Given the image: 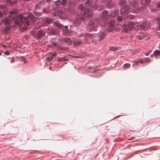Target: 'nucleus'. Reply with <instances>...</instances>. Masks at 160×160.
<instances>
[{
	"instance_id": "1",
	"label": "nucleus",
	"mask_w": 160,
	"mask_h": 160,
	"mask_svg": "<svg viewBox=\"0 0 160 160\" xmlns=\"http://www.w3.org/2000/svg\"><path fill=\"white\" fill-rule=\"evenodd\" d=\"M13 20L16 25H20V22L25 23L28 26L30 24L31 21L34 22L36 20L35 17L32 14H29L27 17L23 18L22 15H19L18 14H16L13 18Z\"/></svg>"
},
{
	"instance_id": "2",
	"label": "nucleus",
	"mask_w": 160,
	"mask_h": 160,
	"mask_svg": "<svg viewBox=\"0 0 160 160\" xmlns=\"http://www.w3.org/2000/svg\"><path fill=\"white\" fill-rule=\"evenodd\" d=\"M99 21L98 18L91 20L88 23V27L90 30L96 31L98 26Z\"/></svg>"
},
{
	"instance_id": "3",
	"label": "nucleus",
	"mask_w": 160,
	"mask_h": 160,
	"mask_svg": "<svg viewBox=\"0 0 160 160\" xmlns=\"http://www.w3.org/2000/svg\"><path fill=\"white\" fill-rule=\"evenodd\" d=\"M96 36V35L91 34L89 33H86L85 34L82 33L79 35V37H84L82 39L83 41L85 43L90 42L92 41Z\"/></svg>"
},
{
	"instance_id": "4",
	"label": "nucleus",
	"mask_w": 160,
	"mask_h": 160,
	"mask_svg": "<svg viewBox=\"0 0 160 160\" xmlns=\"http://www.w3.org/2000/svg\"><path fill=\"white\" fill-rule=\"evenodd\" d=\"M49 7V5L45 4V2L44 0H42L39 1L36 6V8L40 9L42 8L43 11L45 13L48 12L49 10L48 8Z\"/></svg>"
},
{
	"instance_id": "5",
	"label": "nucleus",
	"mask_w": 160,
	"mask_h": 160,
	"mask_svg": "<svg viewBox=\"0 0 160 160\" xmlns=\"http://www.w3.org/2000/svg\"><path fill=\"white\" fill-rule=\"evenodd\" d=\"M135 25V23L132 22H130L126 25L124 24L122 26L123 31L125 33L130 32L132 29Z\"/></svg>"
},
{
	"instance_id": "6",
	"label": "nucleus",
	"mask_w": 160,
	"mask_h": 160,
	"mask_svg": "<svg viewBox=\"0 0 160 160\" xmlns=\"http://www.w3.org/2000/svg\"><path fill=\"white\" fill-rule=\"evenodd\" d=\"M110 17H111V16L110 14H108V11L107 10H104L102 13L100 18L102 21H105L108 20Z\"/></svg>"
},
{
	"instance_id": "7",
	"label": "nucleus",
	"mask_w": 160,
	"mask_h": 160,
	"mask_svg": "<svg viewBox=\"0 0 160 160\" xmlns=\"http://www.w3.org/2000/svg\"><path fill=\"white\" fill-rule=\"evenodd\" d=\"M75 19L74 20L73 22V24L74 25L78 26L80 25L81 23V20H84V18H82L79 15H77L75 17Z\"/></svg>"
},
{
	"instance_id": "8",
	"label": "nucleus",
	"mask_w": 160,
	"mask_h": 160,
	"mask_svg": "<svg viewBox=\"0 0 160 160\" xmlns=\"http://www.w3.org/2000/svg\"><path fill=\"white\" fill-rule=\"evenodd\" d=\"M81 14L82 16V18H84L85 19L86 17L91 16L92 12L90 10L86 9L82 11Z\"/></svg>"
},
{
	"instance_id": "9",
	"label": "nucleus",
	"mask_w": 160,
	"mask_h": 160,
	"mask_svg": "<svg viewBox=\"0 0 160 160\" xmlns=\"http://www.w3.org/2000/svg\"><path fill=\"white\" fill-rule=\"evenodd\" d=\"M129 12V6L128 5L122 6L120 11V14L123 15H126Z\"/></svg>"
},
{
	"instance_id": "10",
	"label": "nucleus",
	"mask_w": 160,
	"mask_h": 160,
	"mask_svg": "<svg viewBox=\"0 0 160 160\" xmlns=\"http://www.w3.org/2000/svg\"><path fill=\"white\" fill-rule=\"evenodd\" d=\"M129 3L131 7L138 6L139 3L137 0H129Z\"/></svg>"
},
{
	"instance_id": "11",
	"label": "nucleus",
	"mask_w": 160,
	"mask_h": 160,
	"mask_svg": "<svg viewBox=\"0 0 160 160\" xmlns=\"http://www.w3.org/2000/svg\"><path fill=\"white\" fill-rule=\"evenodd\" d=\"M86 5L94 8H98L96 1L93 2L91 1H89V2L88 3H87V5Z\"/></svg>"
},
{
	"instance_id": "12",
	"label": "nucleus",
	"mask_w": 160,
	"mask_h": 160,
	"mask_svg": "<svg viewBox=\"0 0 160 160\" xmlns=\"http://www.w3.org/2000/svg\"><path fill=\"white\" fill-rule=\"evenodd\" d=\"M53 25L54 27H56L59 29H63V26L58 21L54 22Z\"/></svg>"
},
{
	"instance_id": "13",
	"label": "nucleus",
	"mask_w": 160,
	"mask_h": 160,
	"mask_svg": "<svg viewBox=\"0 0 160 160\" xmlns=\"http://www.w3.org/2000/svg\"><path fill=\"white\" fill-rule=\"evenodd\" d=\"M52 21V19L49 18H46L44 19L42 22L46 25H47L51 23Z\"/></svg>"
},
{
	"instance_id": "14",
	"label": "nucleus",
	"mask_w": 160,
	"mask_h": 160,
	"mask_svg": "<svg viewBox=\"0 0 160 160\" xmlns=\"http://www.w3.org/2000/svg\"><path fill=\"white\" fill-rule=\"evenodd\" d=\"M64 14V12L61 10H58L55 12L53 13L54 16H58L60 17H61Z\"/></svg>"
},
{
	"instance_id": "15",
	"label": "nucleus",
	"mask_w": 160,
	"mask_h": 160,
	"mask_svg": "<svg viewBox=\"0 0 160 160\" xmlns=\"http://www.w3.org/2000/svg\"><path fill=\"white\" fill-rule=\"evenodd\" d=\"M45 34V32L43 31L40 30L38 31L36 34V37L37 38L42 37Z\"/></svg>"
},
{
	"instance_id": "16",
	"label": "nucleus",
	"mask_w": 160,
	"mask_h": 160,
	"mask_svg": "<svg viewBox=\"0 0 160 160\" xmlns=\"http://www.w3.org/2000/svg\"><path fill=\"white\" fill-rule=\"evenodd\" d=\"M68 12L70 14L74 13L75 12V7L72 5L69 6L68 9Z\"/></svg>"
},
{
	"instance_id": "17",
	"label": "nucleus",
	"mask_w": 160,
	"mask_h": 160,
	"mask_svg": "<svg viewBox=\"0 0 160 160\" xmlns=\"http://www.w3.org/2000/svg\"><path fill=\"white\" fill-rule=\"evenodd\" d=\"M46 32L49 35H52L54 34L55 32V31L53 28H49L48 29L46 30Z\"/></svg>"
},
{
	"instance_id": "18",
	"label": "nucleus",
	"mask_w": 160,
	"mask_h": 160,
	"mask_svg": "<svg viewBox=\"0 0 160 160\" xmlns=\"http://www.w3.org/2000/svg\"><path fill=\"white\" fill-rule=\"evenodd\" d=\"M140 8L138 6H135L132 8V12L133 13H138L140 11Z\"/></svg>"
},
{
	"instance_id": "19",
	"label": "nucleus",
	"mask_w": 160,
	"mask_h": 160,
	"mask_svg": "<svg viewBox=\"0 0 160 160\" xmlns=\"http://www.w3.org/2000/svg\"><path fill=\"white\" fill-rule=\"evenodd\" d=\"M139 34V35L137 36V39H138L139 40L142 39L146 36V34H145L142 32H140Z\"/></svg>"
},
{
	"instance_id": "20",
	"label": "nucleus",
	"mask_w": 160,
	"mask_h": 160,
	"mask_svg": "<svg viewBox=\"0 0 160 160\" xmlns=\"http://www.w3.org/2000/svg\"><path fill=\"white\" fill-rule=\"evenodd\" d=\"M105 34L104 32H101L99 33L98 36V40L99 41H101L104 38Z\"/></svg>"
},
{
	"instance_id": "21",
	"label": "nucleus",
	"mask_w": 160,
	"mask_h": 160,
	"mask_svg": "<svg viewBox=\"0 0 160 160\" xmlns=\"http://www.w3.org/2000/svg\"><path fill=\"white\" fill-rule=\"evenodd\" d=\"M64 41L65 43H67L68 44H70L72 42L71 39L69 38H65Z\"/></svg>"
},
{
	"instance_id": "22",
	"label": "nucleus",
	"mask_w": 160,
	"mask_h": 160,
	"mask_svg": "<svg viewBox=\"0 0 160 160\" xmlns=\"http://www.w3.org/2000/svg\"><path fill=\"white\" fill-rule=\"evenodd\" d=\"M127 1L126 0H121L119 2V4L120 5L124 6H126L125 5Z\"/></svg>"
},
{
	"instance_id": "23",
	"label": "nucleus",
	"mask_w": 160,
	"mask_h": 160,
	"mask_svg": "<svg viewBox=\"0 0 160 160\" xmlns=\"http://www.w3.org/2000/svg\"><path fill=\"white\" fill-rule=\"evenodd\" d=\"M119 48H120L117 47H109V49L112 51H116L118 50H119Z\"/></svg>"
},
{
	"instance_id": "24",
	"label": "nucleus",
	"mask_w": 160,
	"mask_h": 160,
	"mask_svg": "<svg viewBox=\"0 0 160 160\" xmlns=\"http://www.w3.org/2000/svg\"><path fill=\"white\" fill-rule=\"evenodd\" d=\"M139 62L140 63L143 64L144 63V60L142 58H139L135 61V63L136 64L137 63Z\"/></svg>"
},
{
	"instance_id": "25",
	"label": "nucleus",
	"mask_w": 160,
	"mask_h": 160,
	"mask_svg": "<svg viewBox=\"0 0 160 160\" xmlns=\"http://www.w3.org/2000/svg\"><path fill=\"white\" fill-rule=\"evenodd\" d=\"M81 42L78 40H75L74 42V44L76 46H79L80 44H81Z\"/></svg>"
},
{
	"instance_id": "26",
	"label": "nucleus",
	"mask_w": 160,
	"mask_h": 160,
	"mask_svg": "<svg viewBox=\"0 0 160 160\" xmlns=\"http://www.w3.org/2000/svg\"><path fill=\"white\" fill-rule=\"evenodd\" d=\"M114 29L113 27L108 26L107 29V31L108 32H111Z\"/></svg>"
},
{
	"instance_id": "27",
	"label": "nucleus",
	"mask_w": 160,
	"mask_h": 160,
	"mask_svg": "<svg viewBox=\"0 0 160 160\" xmlns=\"http://www.w3.org/2000/svg\"><path fill=\"white\" fill-rule=\"evenodd\" d=\"M160 54V51L158 50H155L153 52V55L154 56H158Z\"/></svg>"
},
{
	"instance_id": "28",
	"label": "nucleus",
	"mask_w": 160,
	"mask_h": 160,
	"mask_svg": "<svg viewBox=\"0 0 160 160\" xmlns=\"http://www.w3.org/2000/svg\"><path fill=\"white\" fill-rule=\"evenodd\" d=\"M114 24V21L112 20L109 21L108 26L113 27Z\"/></svg>"
},
{
	"instance_id": "29",
	"label": "nucleus",
	"mask_w": 160,
	"mask_h": 160,
	"mask_svg": "<svg viewBox=\"0 0 160 160\" xmlns=\"http://www.w3.org/2000/svg\"><path fill=\"white\" fill-rule=\"evenodd\" d=\"M114 5V4H112L111 2H108L106 5V7H107L110 8L111 7L113 6Z\"/></svg>"
},
{
	"instance_id": "30",
	"label": "nucleus",
	"mask_w": 160,
	"mask_h": 160,
	"mask_svg": "<svg viewBox=\"0 0 160 160\" xmlns=\"http://www.w3.org/2000/svg\"><path fill=\"white\" fill-rule=\"evenodd\" d=\"M130 66V64L128 63L125 64L123 66V68L125 69L129 68Z\"/></svg>"
},
{
	"instance_id": "31",
	"label": "nucleus",
	"mask_w": 160,
	"mask_h": 160,
	"mask_svg": "<svg viewBox=\"0 0 160 160\" xmlns=\"http://www.w3.org/2000/svg\"><path fill=\"white\" fill-rule=\"evenodd\" d=\"M150 0H145V2L144 3L140 2L141 4L143 6H145V5H148L150 2Z\"/></svg>"
},
{
	"instance_id": "32",
	"label": "nucleus",
	"mask_w": 160,
	"mask_h": 160,
	"mask_svg": "<svg viewBox=\"0 0 160 160\" xmlns=\"http://www.w3.org/2000/svg\"><path fill=\"white\" fill-rule=\"evenodd\" d=\"M146 23L145 22L142 23L140 25V27L141 28L143 29L146 25Z\"/></svg>"
},
{
	"instance_id": "33",
	"label": "nucleus",
	"mask_w": 160,
	"mask_h": 160,
	"mask_svg": "<svg viewBox=\"0 0 160 160\" xmlns=\"http://www.w3.org/2000/svg\"><path fill=\"white\" fill-rule=\"evenodd\" d=\"M67 3V2L66 0H62L61 1V5L62 6H66Z\"/></svg>"
},
{
	"instance_id": "34",
	"label": "nucleus",
	"mask_w": 160,
	"mask_h": 160,
	"mask_svg": "<svg viewBox=\"0 0 160 160\" xmlns=\"http://www.w3.org/2000/svg\"><path fill=\"white\" fill-rule=\"evenodd\" d=\"M151 60L150 58H145L144 60V62L146 63H149L151 62Z\"/></svg>"
},
{
	"instance_id": "35",
	"label": "nucleus",
	"mask_w": 160,
	"mask_h": 160,
	"mask_svg": "<svg viewBox=\"0 0 160 160\" xmlns=\"http://www.w3.org/2000/svg\"><path fill=\"white\" fill-rule=\"evenodd\" d=\"M84 5L83 4H80L79 5L78 7V8L79 9L81 10L82 11H83V10H84Z\"/></svg>"
},
{
	"instance_id": "36",
	"label": "nucleus",
	"mask_w": 160,
	"mask_h": 160,
	"mask_svg": "<svg viewBox=\"0 0 160 160\" xmlns=\"http://www.w3.org/2000/svg\"><path fill=\"white\" fill-rule=\"evenodd\" d=\"M55 4L57 6H58L61 5V1L60 0H58L54 2Z\"/></svg>"
},
{
	"instance_id": "37",
	"label": "nucleus",
	"mask_w": 160,
	"mask_h": 160,
	"mask_svg": "<svg viewBox=\"0 0 160 160\" xmlns=\"http://www.w3.org/2000/svg\"><path fill=\"white\" fill-rule=\"evenodd\" d=\"M3 21L5 23L8 24L10 22V20L9 19L5 18L4 20Z\"/></svg>"
},
{
	"instance_id": "38",
	"label": "nucleus",
	"mask_w": 160,
	"mask_h": 160,
	"mask_svg": "<svg viewBox=\"0 0 160 160\" xmlns=\"http://www.w3.org/2000/svg\"><path fill=\"white\" fill-rule=\"evenodd\" d=\"M117 20L118 22H121L122 20V18L121 17L118 16L117 18Z\"/></svg>"
},
{
	"instance_id": "39",
	"label": "nucleus",
	"mask_w": 160,
	"mask_h": 160,
	"mask_svg": "<svg viewBox=\"0 0 160 160\" xmlns=\"http://www.w3.org/2000/svg\"><path fill=\"white\" fill-rule=\"evenodd\" d=\"M12 2L11 0H7V4L8 5H11Z\"/></svg>"
},
{
	"instance_id": "40",
	"label": "nucleus",
	"mask_w": 160,
	"mask_h": 160,
	"mask_svg": "<svg viewBox=\"0 0 160 160\" xmlns=\"http://www.w3.org/2000/svg\"><path fill=\"white\" fill-rule=\"evenodd\" d=\"M17 10H14V11H12L10 12L11 15H13L17 12Z\"/></svg>"
},
{
	"instance_id": "41",
	"label": "nucleus",
	"mask_w": 160,
	"mask_h": 160,
	"mask_svg": "<svg viewBox=\"0 0 160 160\" xmlns=\"http://www.w3.org/2000/svg\"><path fill=\"white\" fill-rule=\"evenodd\" d=\"M119 12V10H117L114 11V14L115 15L118 14Z\"/></svg>"
},
{
	"instance_id": "42",
	"label": "nucleus",
	"mask_w": 160,
	"mask_h": 160,
	"mask_svg": "<svg viewBox=\"0 0 160 160\" xmlns=\"http://www.w3.org/2000/svg\"><path fill=\"white\" fill-rule=\"evenodd\" d=\"M10 27H6L5 28L4 30L6 31H8L10 30Z\"/></svg>"
},
{
	"instance_id": "43",
	"label": "nucleus",
	"mask_w": 160,
	"mask_h": 160,
	"mask_svg": "<svg viewBox=\"0 0 160 160\" xmlns=\"http://www.w3.org/2000/svg\"><path fill=\"white\" fill-rule=\"evenodd\" d=\"M64 28L65 29V30L64 31V33H66V32H67L68 30H67V29H68V26H65Z\"/></svg>"
},
{
	"instance_id": "44",
	"label": "nucleus",
	"mask_w": 160,
	"mask_h": 160,
	"mask_svg": "<svg viewBox=\"0 0 160 160\" xmlns=\"http://www.w3.org/2000/svg\"><path fill=\"white\" fill-rule=\"evenodd\" d=\"M151 52V51H150L148 52H146L145 53L146 56H148L150 54V53Z\"/></svg>"
},
{
	"instance_id": "45",
	"label": "nucleus",
	"mask_w": 160,
	"mask_h": 160,
	"mask_svg": "<svg viewBox=\"0 0 160 160\" xmlns=\"http://www.w3.org/2000/svg\"><path fill=\"white\" fill-rule=\"evenodd\" d=\"M73 57H74L75 58H82V57L81 56H73Z\"/></svg>"
},
{
	"instance_id": "46",
	"label": "nucleus",
	"mask_w": 160,
	"mask_h": 160,
	"mask_svg": "<svg viewBox=\"0 0 160 160\" xmlns=\"http://www.w3.org/2000/svg\"><path fill=\"white\" fill-rule=\"evenodd\" d=\"M86 0V1L85 2L84 4L85 5H87V3H88L89 2V1H90V0Z\"/></svg>"
},
{
	"instance_id": "47",
	"label": "nucleus",
	"mask_w": 160,
	"mask_h": 160,
	"mask_svg": "<svg viewBox=\"0 0 160 160\" xmlns=\"http://www.w3.org/2000/svg\"><path fill=\"white\" fill-rule=\"evenodd\" d=\"M4 53L5 55H8L9 54V52H8V51H6L5 52H4Z\"/></svg>"
},
{
	"instance_id": "48",
	"label": "nucleus",
	"mask_w": 160,
	"mask_h": 160,
	"mask_svg": "<svg viewBox=\"0 0 160 160\" xmlns=\"http://www.w3.org/2000/svg\"><path fill=\"white\" fill-rule=\"evenodd\" d=\"M157 6L159 8H160V1L158 3Z\"/></svg>"
},
{
	"instance_id": "49",
	"label": "nucleus",
	"mask_w": 160,
	"mask_h": 160,
	"mask_svg": "<svg viewBox=\"0 0 160 160\" xmlns=\"http://www.w3.org/2000/svg\"><path fill=\"white\" fill-rule=\"evenodd\" d=\"M52 59H53V57H51L49 58H48V61H51L52 60Z\"/></svg>"
},
{
	"instance_id": "50",
	"label": "nucleus",
	"mask_w": 160,
	"mask_h": 160,
	"mask_svg": "<svg viewBox=\"0 0 160 160\" xmlns=\"http://www.w3.org/2000/svg\"><path fill=\"white\" fill-rule=\"evenodd\" d=\"M3 16V14L0 11V17H1Z\"/></svg>"
},
{
	"instance_id": "51",
	"label": "nucleus",
	"mask_w": 160,
	"mask_h": 160,
	"mask_svg": "<svg viewBox=\"0 0 160 160\" xmlns=\"http://www.w3.org/2000/svg\"><path fill=\"white\" fill-rule=\"evenodd\" d=\"M11 62L13 63L14 62V60L13 59H12L11 60Z\"/></svg>"
},
{
	"instance_id": "52",
	"label": "nucleus",
	"mask_w": 160,
	"mask_h": 160,
	"mask_svg": "<svg viewBox=\"0 0 160 160\" xmlns=\"http://www.w3.org/2000/svg\"><path fill=\"white\" fill-rule=\"evenodd\" d=\"M57 55V54H56V53H55V54H54L53 55V56H54V57H56Z\"/></svg>"
},
{
	"instance_id": "53",
	"label": "nucleus",
	"mask_w": 160,
	"mask_h": 160,
	"mask_svg": "<svg viewBox=\"0 0 160 160\" xmlns=\"http://www.w3.org/2000/svg\"><path fill=\"white\" fill-rule=\"evenodd\" d=\"M158 37L159 38H160V33H158Z\"/></svg>"
},
{
	"instance_id": "54",
	"label": "nucleus",
	"mask_w": 160,
	"mask_h": 160,
	"mask_svg": "<svg viewBox=\"0 0 160 160\" xmlns=\"http://www.w3.org/2000/svg\"><path fill=\"white\" fill-rule=\"evenodd\" d=\"M158 29L160 30V23L159 24Z\"/></svg>"
},
{
	"instance_id": "55",
	"label": "nucleus",
	"mask_w": 160,
	"mask_h": 160,
	"mask_svg": "<svg viewBox=\"0 0 160 160\" xmlns=\"http://www.w3.org/2000/svg\"><path fill=\"white\" fill-rule=\"evenodd\" d=\"M48 2H49L51 0H46Z\"/></svg>"
},
{
	"instance_id": "56",
	"label": "nucleus",
	"mask_w": 160,
	"mask_h": 160,
	"mask_svg": "<svg viewBox=\"0 0 160 160\" xmlns=\"http://www.w3.org/2000/svg\"><path fill=\"white\" fill-rule=\"evenodd\" d=\"M2 46L4 48H6V46H5V45H2Z\"/></svg>"
},
{
	"instance_id": "57",
	"label": "nucleus",
	"mask_w": 160,
	"mask_h": 160,
	"mask_svg": "<svg viewBox=\"0 0 160 160\" xmlns=\"http://www.w3.org/2000/svg\"><path fill=\"white\" fill-rule=\"evenodd\" d=\"M153 54H152L150 55V57H152L153 56Z\"/></svg>"
},
{
	"instance_id": "58",
	"label": "nucleus",
	"mask_w": 160,
	"mask_h": 160,
	"mask_svg": "<svg viewBox=\"0 0 160 160\" xmlns=\"http://www.w3.org/2000/svg\"><path fill=\"white\" fill-rule=\"evenodd\" d=\"M103 8V7L102 6H101V9H102Z\"/></svg>"
},
{
	"instance_id": "59",
	"label": "nucleus",
	"mask_w": 160,
	"mask_h": 160,
	"mask_svg": "<svg viewBox=\"0 0 160 160\" xmlns=\"http://www.w3.org/2000/svg\"><path fill=\"white\" fill-rule=\"evenodd\" d=\"M25 1H28V0H24Z\"/></svg>"
},
{
	"instance_id": "60",
	"label": "nucleus",
	"mask_w": 160,
	"mask_h": 160,
	"mask_svg": "<svg viewBox=\"0 0 160 160\" xmlns=\"http://www.w3.org/2000/svg\"><path fill=\"white\" fill-rule=\"evenodd\" d=\"M1 55V53H0V56Z\"/></svg>"
},
{
	"instance_id": "61",
	"label": "nucleus",
	"mask_w": 160,
	"mask_h": 160,
	"mask_svg": "<svg viewBox=\"0 0 160 160\" xmlns=\"http://www.w3.org/2000/svg\"><path fill=\"white\" fill-rule=\"evenodd\" d=\"M159 20H160V18H159Z\"/></svg>"
}]
</instances>
